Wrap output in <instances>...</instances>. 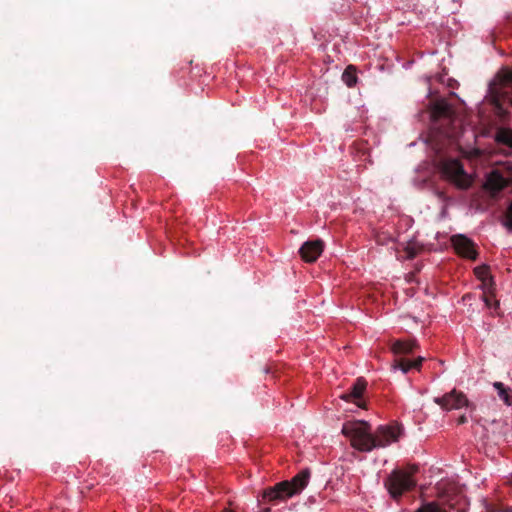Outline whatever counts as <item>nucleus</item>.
Segmentation results:
<instances>
[{
	"label": "nucleus",
	"instance_id": "nucleus-1",
	"mask_svg": "<svg viewBox=\"0 0 512 512\" xmlns=\"http://www.w3.org/2000/svg\"><path fill=\"white\" fill-rule=\"evenodd\" d=\"M342 434L349 438L354 449L360 452H370L398 441L403 434V426L394 422L389 425H380L372 432L369 422L354 420L343 424Z\"/></svg>",
	"mask_w": 512,
	"mask_h": 512
},
{
	"label": "nucleus",
	"instance_id": "nucleus-2",
	"mask_svg": "<svg viewBox=\"0 0 512 512\" xmlns=\"http://www.w3.org/2000/svg\"><path fill=\"white\" fill-rule=\"evenodd\" d=\"M431 128L428 144L433 152L432 161L444 182L448 181V132L446 121L448 118V101L445 98L435 101L430 111Z\"/></svg>",
	"mask_w": 512,
	"mask_h": 512
},
{
	"label": "nucleus",
	"instance_id": "nucleus-3",
	"mask_svg": "<svg viewBox=\"0 0 512 512\" xmlns=\"http://www.w3.org/2000/svg\"><path fill=\"white\" fill-rule=\"evenodd\" d=\"M310 479V471L308 469L301 470L291 480H284L276 483L274 486L265 488L261 493L259 504L278 505L287 501L289 498L300 494L308 485Z\"/></svg>",
	"mask_w": 512,
	"mask_h": 512
},
{
	"label": "nucleus",
	"instance_id": "nucleus-4",
	"mask_svg": "<svg viewBox=\"0 0 512 512\" xmlns=\"http://www.w3.org/2000/svg\"><path fill=\"white\" fill-rule=\"evenodd\" d=\"M418 472V466L412 465L406 469H395L385 480V487L392 496L397 499L405 492L412 490L416 486L414 475Z\"/></svg>",
	"mask_w": 512,
	"mask_h": 512
},
{
	"label": "nucleus",
	"instance_id": "nucleus-5",
	"mask_svg": "<svg viewBox=\"0 0 512 512\" xmlns=\"http://www.w3.org/2000/svg\"><path fill=\"white\" fill-rule=\"evenodd\" d=\"M416 347L415 341H396L392 346V351L398 358L395 360L394 367L402 370L404 373H407L411 369H419L424 360L423 357H418L415 360H410L404 357L407 354H410L414 351Z\"/></svg>",
	"mask_w": 512,
	"mask_h": 512
},
{
	"label": "nucleus",
	"instance_id": "nucleus-6",
	"mask_svg": "<svg viewBox=\"0 0 512 512\" xmlns=\"http://www.w3.org/2000/svg\"><path fill=\"white\" fill-rule=\"evenodd\" d=\"M450 246L455 253L468 260H476L478 256L477 245L475 242L463 234H457L450 237Z\"/></svg>",
	"mask_w": 512,
	"mask_h": 512
},
{
	"label": "nucleus",
	"instance_id": "nucleus-7",
	"mask_svg": "<svg viewBox=\"0 0 512 512\" xmlns=\"http://www.w3.org/2000/svg\"><path fill=\"white\" fill-rule=\"evenodd\" d=\"M449 167L450 184H454L457 188L462 190H466L472 185V177L464 171L458 161L450 157Z\"/></svg>",
	"mask_w": 512,
	"mask_h": 512
},
{
	"label": "nucleus",
	"instance_id": "nucleus-8",
	"mask_svg": "<svg viewBox=\"0 0 512 512\" xmlns=\"http://www.w3.org/2000/svg\"><path fill=\"white\" fill-rule=\"evenodd\" d=\"M511 183V178L505 177L499 169H495L488 174L484 187L490 192L491 196L495 197Z\"/></svg>",
	"mask_w": 512,
	"mask_h": 512
},
{
	"label": "nucleus",
	"instance_id": "nucleus-9",
	"mask_svg": "<svg viewBox=\"0 0 512 512\" xmlns=\"http://www.w3.org/2000/svg\"><path fill=\"white\" fill-rule=\"evenodd\" d=\"M324 242L321 239L308 240L299 249L301 258L308 263L315 262L323 252Z\"/></svg>",
	"mask_w": 512,
	"mask_h": 512
},
{
	"label": "nucleus",
	"instance_id": "nucleus-10",
	"mask_svg": "<svg viewBox=\"0 0 512 512\" xmlns=\"http://www.w3.org/2000/svg\"><path fill=\"white\" fill-rule=\"evenodd\" d=\"M366 387H367V381L362 377L357 378L355 383L351 386V388L346 393H344L341 396V398L344 399L345 401L355 403L360 408H364L365 405H364V402L362 401V396H363L364 391L366 390Z\"/></svg>",
	"mask_w": 512,
	"mask_h": 512
},
{
	"label": "nucleus",
	"instance_id": "nucleus-11",
	"mask_svg": "<svg viewBox=\"0 0 512 512\" xmlns=\"http://www.w3.org/2000/svg\"><path fill=\"white\" fill-rule=\"evenodd\" d=\"M493 139L498 146H505L512 149V128L497 127Z\"/></svg>",
	"mask_w": 512,
	"mask_h": 512
},
{
	"label": "nucleus",
	"instance_id": "nucleus-12",
	"mask_svg": "<svg viewBox=\"0 0 512 512\" xmlns=\"http://www.w3.org/2000/svg\"><path fill=\"white\" fill-rule=\"evenodd\" d=\"M464 406L471 410L474 408L463 393L457 392L456 390L450 391V410L460 409Z\"/></svg>",
	"mask_w": 512,
	"mask_h": 512
},
{
	"label": "nucleus",
	"instance_id": "nucleus-13",
	"mask_svg": "<svg viewBox=\"0 0 512 512\" xmlns=\"http://www.w3.org/2000/svg\"><path fill=\"white\" fill-rule=\"evenodd\" d=\"M454 490H456V492H455L456 504L459 505V507L456 510H457V512H461L464 510V507L466 505V498L463 495L462 487H454V485L452 484L451 481H450V504H449L450 512L454 509V503H452Z\"/></svg>",
	"mask_w": 512,
	"mask_h": 512
},
{
	"label": "nucleus",
	"instance_id": "nucleus-14",
	"mask_svg": "<svg viewBox=\"0 0 512 512\" xmlns=\"http://www.w3.org/2000/svg\"><path fill=\"white\" fill-rule=\"evenodd\" d=\"M476 277L482 281L485 287H491L493 284L492 278L489 275V267L486 265L478 266L474 269Z\"/></svg>",
	"mask_w": 512,
	"mask_h": 512
},
{
	"label": "nucleus",
	"instance_id": "nucleus-15",
	"mask_svg": "<svg viewBox=\"0 0 512 512\" xmlns=\"http://www.w3.org/2000/svg\"><path fill=\"white\" fill-rule=\"evenodd\" d=\"M493 386L497 390L499 398L503 400L505 404L511 405L512 396L510 388L506 387L502 382H495Z\"/></svg>",
	"mask_w": 512,
	"mask_h": 512
},
{
	"label": "nucleus",
	"instance_id": "nucleus-16",
	"mask_svg": "<svg viewBox=\"0 0 512 512\" xmlns=\"http://www.w3.org/2000/svg\"><path fill=\"white\" fill-rule=\"evenodd\" d=\"M342 80L348 87H353L357 83L356 68L353 65L346 67L342 74Z\"/></svg>",
	"mask_w": 512,
	"mask_h": 512
},
{
	"label": "nucleus",
	"instance_id": "nucleus-17",
	"mask_svg": "<svg viewBox=\"0 0 512 512\" xmlns=\"http://www.w3.org/2000/svg\"><path fill=\"white\" fill-rule=\"evenodd\" d=\"M435 194L438 197V199L440 200V202L442 203L441 215L444 216L445 212H446V208L448 206L446 192L444 189L437 187V188H435Z\"/></svg>",
	"mask_w": 512,
	"mask_h": 512
},
{
	"label": "nucleus",
	"instance_id": "nucleus-18",
	"mask_svg": "<svg viewBox=\"0 0 512 512\" xmlns=\"http://www.w3.org/2000/svg\"><path fill=\"white\" fill-rule=\"evenodd\" d=\"M501 82L505 89L512 88V70L505 69L502 71Z\"/></svg>",
	"mask_w": 512,
	"mask_h": 512
},
{
	"label": "nucleus",
	"instance_id": "nucleus-19",
	"mask_svg": "<svg viewBox=\"0 0 512 512\" xmlns=\"http://www.w3.org/2000/svg\"><path fill=\"white\" fill-rule=\"evenodd\" d=\"M487 512H512V506H503L501 504H490L486 507Z\"/></svg>",
	"mask_w": 512,
	"mask_h": 512
},
{
	"label": "nucleus",
	"instance_id": "nucleus-20",
	"mask_svg": "<svg viewBox=\"0 0 512 512\" xmlns=\"http://www.w3.org/2000/svg\"><path fill=\"white\" fill-rule=\"evenodd\" d=\"M419 248L414 245V244H408L405 249H404V253H405V258L407 259H412L414 258L418 252H419Z\"/></svg>",
	"mask_w": 512,
	"mask_h": 512
},
{
	"label": "nucleus",
	"instance_id": "nucleus-21",
	"mask_svg": "<svg viewBox=\"0 0 512 512\" xmlns=\"http://www.w3.org/2000/svg\"><path fill=\"white\" fill-rule=\"evenodd\" d=\"M416 512H446L445 510L441 509L437 504L435 503H428L422 506L420 509H418Z\"/></svg>",
	"mask_w": 512,
	"mask_h": 512
},
{
	"label": "nucleus",
	"instance_id": "nucleus-22",
	"mask_svg": "<svg viewBox=\"0 0 512 512\" xmlns=\"http://www.w3.org/2000/svg\"><path fill=\"white\" fill-rule=\"evenodd\" d=\"M503 225L510 231H512V201L508 205L505 212V221Z\"/></svg>",
	"mask_w": 512,
	"mask_h": 512
},
{
	"label": "nucleus",
	"instance_id": "nucleus-23",
	"mask_svg": "<svg viewBox=\"0 0 512 512\" xmlns=\"http://www.w3.org/2000/svg\"><path fill=\"white\" fill-rule=\"evenodd\" d=\"M434 402L440 405L443 409H446L448 405V394H444L441 397H435Z\"/></svg>",
	"mask_w": 512,
	"mask_h": 512
},
{
	"label": "nucleus",
	"instance_id": "nucleus-24",
	"mask_svg": "<svg viewBox=\"0 0 512 512\" xmlns=\"http://www.w3.org/2000/svg\"><path fill=\"white\" fill-rule=\"evenodd\" d=\"M495 112L501 118H504L507 115V111L501 106V104L498 101L495 102Z\"/></svg>",
	"mask_w": 512,
	"mask_h": 512
},
{
	"label": "nucleus",
	"instance_id": "nucleus-25",
	"mask_svg": "<svg viewBox=\"0 0 512 512\" xmlns=\"http://www.w3.org/2000/svg\"><path fill=\"white\" fill-rule=\"evenodd\" d=\"M420 270V268H417L415 271H411L405 275V279L409 283L417 282L416 280V274Z\"/></svg>",
	"mask_w": 512,
	"mask_h": 512
},
{
	"label": "nucleus",
	"instance_id": "nucleus-26",
	"mask_svg": "<svg viewBox=\"0 0 512 512\" xmlns=\"http://www.w3.org/2000/svg\"><path fill=\"white\" fill-rule=\"evenodd\" d=\"M466 422H467V417H466V415H461V416H459V417L457 418V423H458L459 425L464 424V423H466Z\"/></svg>",
	"mask_w": 512,
	"mask_h": 512
},
{
	"label": "nucleus",
	"instance_id": "nucleus-27",
	"mask_svg": "<svg viewBox=\"0 0 512 512\" xmlns=\"http://www.w3.org/2000/svg\"><path fill=\"white\" fill-rule=\"evenodd\" d=\"M457 87H458V82L455 79L450 78V90L455 89Z\"/></svg>",
	"mask_w": 512,
	"mask_h": 512
},
{
	"label": "nucleus",
	"instance_id": "nucleus-28",
	"mask_svg": "<svg viewBox=\"0 0 512 512\" xmlns=\"http://www.w3.org/2000/svg\"><path fill=\"white\" fill-rule=\"evenodd\" d=\"M484 299H485L486 304L488 306H490L491 305V298H490V296L486 295Z\"/></svg>",
	"mask_w": 512,
	"mask_h": 512
},
{
	"label": "nucleus",
	"instance_id": "nucleus-29",
	"mask_svg": "<svg viewBox=\"0 0 512 512\" xmlns=\"http://www.w3.org/2000/svg\"><path fill=\"white\" fill-rule=\"evenodd\" d=\"M259 512H271V508L270 507H263L260 509Z\"/></svg>",
	"mask_w": 512,
	"mask_h": 512
},
{
	"label": "nucleus",
	"instance_id": "nucleus-30",
	"mask_svg": "<svg viewBox=\"0 0 512 512\" xmlns=\"http://www.w3.org/2000/svg\"><path fill=\"white\" fill-rule=\"evenodd\" d=\"M439 81H440L441 83H444V80H443V76H442V75H440V76H439Z\"/></svg>",
	"mask_w": 512,
	"mask_h": 512
},
{
	"label": "nucleus",
	"instance_id": "nucleus-31",
	"mask_svg": "<svg viewBox=\"0 0 512 512\" xmlns=\"http://www.w3.org/2000/svg\"><path fill=\"white\" fill-rule=\"evenodd\" d=\"M449 113H450V119H451L452 118V113H453L451 108L449 110Z\"/></svg>",
	"mask_w": 512,
	"mask_h": 512
},
{
	"label": "nucleus",
	"instance_id": "nucleus-32",
	"mask_svg": "<svg viewBox=\"0 0 512 512\" xmlns=\"http://www.w3.org/2000/svg\"><path fill=\"white\" fill-rule=\"evenodd\" d=\"M449 96L450 97L454 96V93L450 91Z\"/></svg>",
	"mask_w": 512,
	"mask_h": 512
},
{
	"label": "nucleus",
	"instance_id": "nucleus-33",
	"mask_svg": "<svg viewBox=\"0 0 512 512\" xmlns=\"http://www.w3.org/2000/svg\"><path fill=\"white\" fill-rule=\"evenodd\" d=\"M224 512H232V511H231V510L226 509V510H224Z\"/></svg>",
	"mask_w": 512,
	"mask_h": 512
},
{
	"label": "nucleus",
	"instance_id": "nucleus-34",
	"mask_svg": "<svg viewBox=\"0 0 512 512\" xmlns=\"http://www.w3.org/2000/svg\"><path fill=\"white\" fill-rule=\"evenodd\" d=\"M510 103H511V105H512V98L510 99Z\"/></svg>",
	"mask_w": 512,
	"mask_h": 512
}]
</instances>
